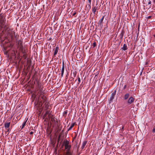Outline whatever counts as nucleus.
<instances>
[{
  "instance_id": "nucleus-1",
  "label": "nucleus",
  "mask_w": 155,
  "mask_h": 155,
  "mask_svg": "<svg viewBox=\"0 0 155 155\" xmlns=\"http://www.w3.org/2000/svg\"><path fill=\"white\" fill-rule=\"evenodd\" d=\"M22 43V41L20 40H19L17 42V45L18 48H19V50L22 53H25V50L23 46Z\"/></svg>"
},
{
  "instance_id": "nucleus-2",
  "label": "nucleus",
  "mask_w": 155,
  "mask_h": 155,
  "mask_svg": "<svg viewBox=\"0 0 155 155\" xmlns=\"http://www.w3.org/2000/svg\"><path fill=\"white\" fill-rule=\"evenodd\" d=\"M64 144L65 149L67 152H69L71 147V145L69 144V141L67 140H64Z\"/></svg>"
},
{
  "instance_id": "nucleus-3",
  "label": "nucleus",
  "mask_w": 155,
  "mask_h": 155,
  "mask_svg": "<svg viewBox=\"0 0 155 155\" xmlns=\"http://www.w3.org/2000/svg\"><path fill=\"white\" fill-rule=\"evenodd\" d=\"M5 18H3L2 16L0 18V25L2 27H3V26L5 25Z\"/></svg>"
},
{
  "instance_id": "nucleus-4",
  "label": "nucleus",
  "mask_w": 155,
  "mask_h": 155,
  "mask_svg": "<svg viewBox=\"0 0 155 155\" xmlns=\"http://www.w3.org/2000/svg\"><path fill=\"white\" fill-rule=\"evenodd\" d=\"M116 90H115L114 91V92L111 94L109 99V101L110 102H112L113 99H114V98L115 95L116 94Z\"/></svg>"
},
{
  "instance_id": "nucleus-5",
  "label": "nucleus",
  "mask_w": 155,
  "mask_h": 155,
  "mask_svg": "<svg viewBox=\"0 0 155 155\" xmlns=\"http://www.w3.org/2000/svg\"><path fill=\"white\" fill-rule=\"evenodd\" d=\"M134 101V98L133 97H130L127 101V104L129 105L133 103Z\"/></svg>"
},
{
  "instance_id": "nucleus-6",
  "label": "nucleus",
  "mask_w": 155,
  "mask_h": 155,
  "mask_svg": "<svg viewBox=\"0 0 155 155\" xmlns=\"http://www.w3.org/2000/svg\"><path fill=\"white\" fill-rule=\"evenodd\" d=\"M38 90L39 91L38 93L40 95L39 97H41L43 95H44L43 94L44 91L43 90V89L42 88H38Z\"/></svg>"
},
{
  "instance_id": "nucleus-7",
  "label": "nucleus",
  "mask_w": 155,
  "mask_h": 155,
  "mask_svg": "<svg viewBox=\"0 0 155 155\" xmlns=\"http://www.w3.org/2000/svg\"><path fill=\"white\" fill-rule=\"evenodd\" d=\"M97 4H96V6H93L92 8V12L94 13V14L95 15L96 14V12L97 10H98V7L97 6Z\"/></svg>"
},
{
  "instance_id": "nucleus-8",
  "label": "nucleus",
  "mask_w": 155,
  "mask_h": 155,
  "mask_svg": "<svg viewBox=\"0 0 155 155\" xmlns=\"http://www.w3.org/2000/svg\"><path fill=\"white\" fill-rule=\"evenodd\" d=\"M104 16H103L102 18L100 19L99 20V21L98 22V24L101 26H103L102 23H103V21L104 19Z\"/></svg>"
},
{
  "instance_id": "nucleus-9",
  "label": "nucleus",
  "mask_w": 155,
  "mask_h": 155,
  "mask_svg": "<svg viewBox=\"0 0 155 155\" xmlns=\"http://www.w3.org/2000/svg\"><path fill=\"white\" fill-rule=\"evenodd\" d=\"M62 66L61 71V76L62 77L63 75V74L64 71V61L62 62Z\"/></svg>"
},
{
  "instance_id": "nucleus-10",
  "label": "nucleus",
  "mask_w": 155,
  "mask_h": 155,
  "mask_svg": "<svg viewBox=\"0 0 155 155\" xmlns=\"http://www.w3.org/2000/svg\"><path fill=\"white\" fill-rule=\"evenodd\" d=\"M39 97L41 98L42 100L41 101V103L42 102L43 103L46 102V97H45L44 95H43L42 96Z\"/></svg>"
},
{
  "instance_id": "nucleus-11",
  "label": "nucleus",
  "mask_w": 155,
  "mask_h": 155,
  "mask_svg": "<svg viewBox=\"0 0 155 155\" xmlns=\"http://www.w3.org/2000/svg\"><path fill=\"white\" fill-rule=\"evenodd\" d=\"M59 50V48L58 47H56L55 48L54 50V56H55L57 54V53L58 52Z\"/></svg>"
},
{
  "instance_id": "nucleus-12",
  "label": "nucleus",
  "mask_w": 155,
  "mask_h": 155,
  "mask_svg": "<svg viewBox=\"0 0 155 155\" xmlns=\"http://www.w3.org/2000/svg\"><path fill=\"white\" fill-rule=\"evenodd\" d=\"M10 122H7L5 123L4 124V127L6 129L9 128L10 127Z\"/></svg>"
},
{
  "instance_id": "nucleus-13",
  "label": "nucleus",
  "mask_w": 155,
  "mask_h": 155,
  "mask_svg": "<svg viewBox=\"0 0 155 155\" xmlns=\"http://www.w3.org/2000/svg\"><path fill=\"white\" fill-rule=\"evenodd\" d=\"M130 96L129 93H127L125 94L124 97V100H126L129 98Z\"/></svg>"
},
{
  "instance_id": "nucleus-14",
  "label": "nucleus",
  "mask_w": 155,
  "mask_h": 155,
  "mask_svg": "<svg viewBox=\"0 0 155 155\" xmlns=\"http://www.w3.org/2000/svg\"><path fill=\"white\" fill-rule=\"evenodd\" d=\"M128 49V47L126 44H124L123 45V47L122 48V49L123 51H126Z\"/></svg>"
},
{
  "instance_id": "nucleus-15",
  "label": "nucleus",
  "mask_w": 155,
  "mask_h": 155,
  "mask_svg": "<svg viewBox=\"0 0 155 155\" xmlns=\"http://www.w3.org/2000/svg\"><path fill=\"white\" fill-rule=\"evenodd\" d=\"M87 142L86 141H84L83 142V143L82 144L81 147V148L82 149H84V147L85 146H86V145L87 143Z\"/></svg>"
},
{
  "instance_id": "nucleus-16",
  "label": "nucleus",
  "mask_w": 155,
  "mask_h": 155,
  "mask_svg": "<svg viewBox=\"0 0 155 155\" xmlns=\"http://www.w3.org/2000/svg\"><path fill=\"white\" fill-rule=\"evenodd\" d=\"M75 124V123H73L71 125L70 127L68 128V131L70 130H71L73 127H74Z\"/></svg>"
},
{
  "instance_id": "nucleus-17",
  "label": "nucleus",
  "mask_w": 155,
  "mask_h": 155,
  "mask_svg": "<svg viewBox=\"0 0 155 155\" xmlns=\"http://www.w3.org/2000/svg\"><path fill=\"white\" fill-rule=\"evenodd\" d=\"M27 120H28V119H27L23 123V124H22V127L21 128V129H23L24 127L25 126V125L26 124V122L27 121Z\"/></svg>"
},
{
  "instance_id": "nucleus-18",
  "label": "nucleus",
  "mask_w": 155,
  "mask_h": 155,
  "mask_svg": "<svg viewBox=\"0 0 155 155\" xmlns=\"http://www.w3.org/2000/svg\"><path fill=\"white\" fill-rule=\"evenodd\" d=\"M87 0L88 1V3H89L88 5V6L89 7V10L91 8V0Z\"/></svg>"
},
{
  "instance_id": "nucleus-19",
  "label": "nucleus",
  "mask_w": 155,
  "mask_h": 155,
  "mask_svg": "<svg viewBox=\"0 0 155 155\" xmlns=\"http://www.w3.org/2000/svg\"><path fill=\"white\" fill-rule=\"evenodd\" d=\"M124 32L122 31L121 33L120 34L119 37H120V38L121 39H122L123 36L124 35Z\"/></svg>"
},
{
  "instance_id": "nucleus-20",
  "label": "nucleus",
  "mask_w": 155,
  "mask_h": 155,
  "mask_svg": "<svg viewBox=\"0 0 155 155\" xmlns=\"http://www.w3.org/2000/svg\"><path fill=\"white\" fill-rule=\"evenodd\" d=\"M70 79H71L70 80V81L71 82V84H72V85H73L74 84V83H73V81H74V78L72 77H71Z\"/></svg>"
},
{
  "instance_id": "nucleus-21",
  "label": "nucleus",
  "mask_w": 155,
  "mask_h": 155,
  "mask_svg": "<svg viewBox=\"0 0 155 155\" xmlns=\"http://www.w3.org/2000/svg\"><path fill=\"white\" fill-rule=\"evenodd\" d=\"M45 114H48V116L50 115V114H51V113L50 112V111L49 110H47Z\"/></svg>"
},
{
  "instance_id": "nucleus-22",
  "label": "nucleus",
  "mask_w": 155,
  "mask_h": 155,
  "mask_svg": "<svg viewBox=\"0 0 155 155\" xmlns=\"http://www.w3.org/2000/svg\"><path fill=\"white\" fill-rule=\"evenodd\" d=\"M78 84H79L80 82H81V79H80V78L79 77H78Z\"/></svg>"
},
{
  "instance_id": "nucleus-23",
  "label": "nucleus",
  "mask_w": 155,
  "mask_h": 155,
  "mask_svg": "<svg viewBox=\"0 0 155 155\" xmlns=\"http://www.w3.org/2000/svg\"><path fill=\"white\" fill-rule=\"evenodd\" d=\"M37 86H38V88H41V85L39 83V82H37Z\"/></svg>"
},
{
  "instance_id": "nucleus-24",
  "label": "nucleus",
  "mask_w": 155,
  "mask_h": 155,
  "mask_svg": "<svg viewBox=\"0 0 155 155\" xmlns=\"http://www.w3.org/2000/svg\"><path fill=\"white\" fill-rule=\"evenodd\" d=\"M48 103H47L46 102L45 103V107L46 109H47L48 108Z\"/></svg>"
},
{
  "instance_id": "nucleus-25",
  "label": "nucleus",
  "mask_w": 155,
  "mask_h": 155,
  "mask_svg": "<svg viewBox=\"0 0 155 155\" xmlns=\"http://www.w3.org/2000/svg\"><path fill=\"white\" fill-rule=\"evenodd\" d=\"M93 48H94L96 46V43L95 42H94L92 45Z\"/></svg>"
},
{
  "instance_id": "nucleus-26",
  "label": "nucleus",
  "mask_w": 155,
  "mask_h": 155,
  "mask_svg": "<svg viewBox=\"0 0 155 155\" xmlns=\"http://www.w3.org/2000/svg\"><path fill=\"white\" fill-rule=\"evenodd\" d=\"M6 132H8V133L10 132V128H9V127L8 128H6Z\"/></svg>"
},
{
  "instance_id": "nucleus-27",
  "label": "nucleus",
  "mask_w": 155,
  "mask_h": 155,
  "mask_svg": "<svg viewBox=\"0 0 155 155\" xmlns=\"http://www.w3.org/2000/svg\"><path fill=\"white\" fill-rule=\"evenodd\" d=\"M51 121H52V122H55V120L54 119V117H52V118L51 119Z\"/></svg>"
},
{
  "instance_id": "nucleus-28",
  "label": "nucleus",
  "mask_w": 155,
  "mask_h": 155,
  "mask_svg": "<svg viewBox=\"0 0 155 155\" xmlns=\"http://www.w3.org/2000/svg\"><path fill=\"white\" fill-rule=\"evenodd\" d=\"M67 112H68V110H65L64 111V112L63 113V114H67Z\"/></svg>"
},
{
  "instance_id": "nucleus-29",
  "label": "nucleus",
  "mask_w": 155,
  "mask_h": 155,
  "mask_svg": "<svg viewBox=\"0 0 155 155\" xmlns=\"http://www.w3.org/2000/svg\"><path fill=\"white\" fill-rule=\"evenodd\" d=\"M49 118H50L51 119L52 118V117H53V115L51 114L50 115H49Z\"/></svg>"
},
{
  "instance_id": "nucleus-30",
  "label": "nucleus",
  "mask_w": 155,
  "mask_h": 155,
  "mask_svg": "<svg viewBox=\"0 0 155 155\" xmlns=\"http://www.w3.org/2000/svg\"><path fill=\"white\" fill-rule=\"evenodd\" d=\"M60 139H61V135H59L58 136V142H59V141Z\"/></svg>"
},
{
  "instance_id": "nucleus-31",
  "label": "nucleus",
  "mask_w": 155,
  "mask_h": 155,
  "mask_svg": "<svg viewBox=\"0 0 155 155\" xmlns=\"http://www.w3.org/2000/svg\"><path fill=\"white\" fill-rule=\"evenodd\" d=\"M124 127V126H123L121 129V131H123Z\"/></svg>"
},
{
  "instance_id": "nucleus-32",
  "label": "nucleus",
  "mask_w": 155,
  "mask_h": 155,
  "mask_svg": "<svg viewBox=\"0 0 155 155\" xmlns=\"http://www.w3.org/2000/svg\"><path fill=\"white\" fill-rule=\"evenodd\" d=\"M127 87V85H125L124 87H123V89L124 90L126 89V87Z\"/></svg>"
},
{
  "instance_id": "nucleus-33",
  "label": "nucleus",
  "mask_w": 155,
  "mask_h": 155,
  "mask_svg": "<svg viewBox=\"0 0 155 155\" xmlns=\"http://www.w3.org/2000/svg\"><path fill=\"white\" fill-rule=\"evenodd\" d=\"M151 4V2L150 0H149L148 2V5H150Z\"/></svg>"
},
{
  "instance_id": "nucleus-34",
  "label": "nucleus",
  "mask_w": 155,
  "mask_h": 155,
  "mask_svg": "<svg viewBox=\"0 0 155 155\" xmlns=\"http://www.w3.org/2000/svg\"><path fill=\"white\" fill-rule=\"evenodd\" d=\"M152 132L153 133H155V128H154L152 130Z\"/></svg>"
},
{
  "instance_id": "nucleus-35",
  "label": "nucleus",
  "mask_w": 155,
  "mask_h": 155,
  "mask_svg": "<svg viewBox=\"0 0 155 155\" xmlns=\"http://www.w3.org/2000/svg\"><path fill=\"white\" fill-rule=\"evenodd\" d=\"M151 16H149L147 17V18L148 19H150V18H151Z\"/></svg>"
},
{
  "instance_id": "nucleus-36",
  "label": "nucleus",
  "mask_w": 155,
  "mask_h": 155,
  "mask_svg": "<svg viewBox=\"0 0 155 155\" xmlns=\"http://www.w3.org/2000/svg\"><path fill=\"white\" fill-rule=\"evenodd\" d=\"M33 133H34V132H33V131H31L30 132V134H33Z\"/></svg>"
},
{
  "instance_id": "nucleus-37",
  "label": "nucleus",
  "mask_w": 155,
  "mask_h": 155,
  "mask_svg": "<svg viewBox=\"0 0 155 155\" xmlns=\"http://www.w3.org/2000/svg\"><path fill=\"white\" fill-rule=\"evenodd\" d=\"M76 12H74V13L73 14V16H74V15H76Z\"/></svg>"
},
{
  "instance_id": "nucleus-38",
  "label": "nucleus",
  "mask_w": 155,
  "mask_h": 155,
  "mask_svg": "<svg viewBox=\"0 0 155 155\" xmlns=\"http://www.w3.org/2000/svg\"><path fill=\"white\" fill-rule=\"evenodd\" d=\"M153 3L154 4H155V0H153Z\"/></svg>"
},
{
  "instance_id": "nucleus-39",
  "label": "nucleus",
  "mask_w": 155,
  "mask_h": 155,
  "mask_svg": "<svg viewBox=\"0 0 155 155\" xmlns=\"http://www.w3.org/2000/svg\"><path fill=\"white\" fill-rule=\"evenodd\" d=\"M142 71L141 72V73H140V74H142Z\"/></svg>"
},
{
  "instance_id": "nucleus-40",
  "label": "nucleus",
  "mask_w": 155,
  "mask_h": 155,
  "mask_svg": "<svg viewBox=\"0 0 155 155\" xmlns=\"http://www.w3.org/2000/svg\"><path fill=\"white\" fill-rule=\"evenodd\" d=\"M153 36H154V37H155V34Z\"/></svg>"
},
{
  "instance_id": "nucleus-41",
  "label": "nucleus",
  "mask_w": 155,
  "mask_h": 155,
  "mask_svg": "<svg viewBox=\"0 0 155 155\" xmlns=\"http://www.w3.org/2000/svg\"><path fill=\"white\" fill-rule=\"evenodd\" d=\"M14 34H15V32H14Z\"/></svg>"
}]
</instances>
